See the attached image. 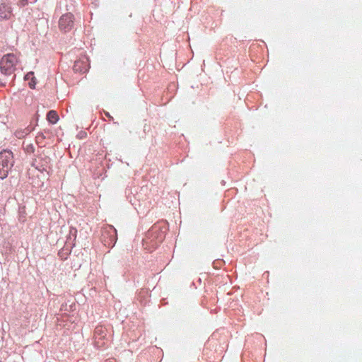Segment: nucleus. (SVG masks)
Segmentation results:
<instances>
[{"instance_id": "10", "label": "nucleus", "mask_w": 362, "mask_h": 362, "mask_svg": "<svg viewBox=\"0 0 362 362\" xmlns=\"http://www.w3.org/2000/svg\"><path fill=\"white\" fill-rule=\"evenodd\" d=\"M105 115L107 116V117H110V118L112 119V117L110 116L108 112H107Z\"/></svg>"}, {"instance_id": "4", "label": "nucleus", "mask_w": 362, "mask_h": 362, "mask_svg": "<svg viewBox=\"0 0 362 362\" xmlns=\"http://www.w3.org/2000/svg\"><path fill=\"white\" fill-rule=\"evenodd\" d=\"M12 16V9L9 4H0V20L9 19Z\"/></svg>"}, {"instance_id": "2", "label": "nucleus", "mask_w": 362, "mask_h": 362, "mask_svg": "<svg viewBox=\"0 0 362 362\" xmlns=\"http://www.w3.org/2000/svg\"><path fill=\"white\" fill-rule=\"evenodd\" d=\"M17 57L14 54L4 55L0 61V70L5 75H11L15 71Z\"/></svg>"}, {"instance_id": "9", "label": "nucleus", "mask_w": 362, "mask_h": 362, "mask_svg": "<svg viewBox=\"0 0 362 362\" xmlns=\"http://www.w3.org/2000/svg\"><path fill=\"white\" fill-rule=\"evenodd\" d=\"M79 63H80V62H75V64H74V69H75V70H78V69H77V66H78V64H79Z\"/></svg>"}, {"instance_id": "1", "label": "nucleus", "mask_w": 362, "mask_h": 362, "mask_svg": "<svg viewBox=\"0 0 362 362\" xmlns=\"http://www.w3.org/2000/svg\"><path fill=\"white\" fill-rule=\"evenodd\" d=\"M13 165V153L8 150H4L0 152V180H3L8 176Z\"/></svg>"}, {"instance_id": "8", "label": "nucleus", "mask_w": 362, "mask_h": 362, "mask_svg": "<svg viewBox=\"0 0 362 362\" xmlns=\"http://www.w3.org/2000/svg\"><path fill=\"white\" fill-rule=\"evenodd\" d=\"M28 0H19L18 5L20 6H25L28 4Z\"/></svg>"}, {"instance_id": "5", "label": "nucleus", "mask_w": 362, "mask_h": 362, "mask_svg": "<svg viewBox=\"0 0 362 362\" xmlns=\"http://www.w3.org/2000/svg\"><path fill=\"white\" fill-rule=\"evenodd\" d=\"M107 329L105 327L102 325H98L95 327L94 332V337L95 340L105 339Z\"/></svg>"}, {"instance_id": "3", "label": "nucleus", "mask_w": 362, "mask_h": 362, "mask_svg": "<svg viewBox=\"0 0 362 362\" xmlns=\"http://www.w3.org/2000/svg\"><path fill=\"white\" fill-rule=\"evenodd\" d=\"M74 16L71 13H66L62 15L59 20V28L64 33L71 31L74 25Z\"/></svg>"}, {"instance_id": "7", "label": "nucleus", "mask_w": 362, "mask_h": 362, "mask_svg": "<svg viewBox=\"0 0 362 362\" xmlns=\"http://www.w3.org/2000/svg\"><path fill=\"white\" fill-rule=\"evenodd\" d=\"M33 72H29L26 74L25 78L26 80H29L30 78H31V81L29 82V86L30 88L33 89L35 87L36 81H35V78L34 77H33Z\"/></svg>"}, {"instance_id": "6", "label": "nucleus", "mask_w": 362, "mask_h": 362, "mask_svg": "<svg viewBox=\"0 0 362 362\" xmlns=\"http://www.w3.org/2000/svg\"><path fill=\"white\" fill-rule=\"evenodd\" d=\"M47 120L52 124H56L59 120V116L56 111L50 110L47 115Z\"/></svg>"}, {"instance_id": "11", "label": "nucleus", "mask_w": 362, "mask_h": 362, "mask_svg": "<svg viewBox=\"0 0 362 362\" xmlns=\"http://www.w3.org/2000/svg\"><path fill=\"white\" fill-rule=\"evenodd\" d=\"M96 343L98 344V346H99L103 345V344H100L99 341H96Z\"/></svg>"}]
</instances>
